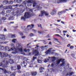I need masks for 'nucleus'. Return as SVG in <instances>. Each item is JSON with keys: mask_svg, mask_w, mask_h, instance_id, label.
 Returning a JSON list of instances; mask_svg holds the SVG:
<instances>
[{"mask_svg": "<svg viewBox=\"0 0 76 76\" xmlns=\"http://www.w3.org/2000/svg\"><path fill=\"white\" fill-rule=\"evenodd\" d=\"M36 1H33V0H28L27 1V2L28 3H33V7L36 6L37 9H42V7H39V5H37V3Z\"/></svg>", "mask_w": 76, "mask_h": 76, "instance_id": "nucleus-1", "label": "nucleus"}, {"mask_svg": "<svg viewBox=\"0 0 76 76\" xmlns=\"http://www.w3.org/2000/svg\"><path fill=\"white\" fill-rule=\"evenodd\" d=\"M32 15H33V14L31 13L30 12H25L24 15V17H21V19L25 21L26 18H29L30 16H32Z\"/></svg>", "mask_w": 76, "mask_h": 76, "instance_id": "nucleus-2", "label": "nucleus"}, {"mask_svg": "<svg viewBox=\"0 0 76 76\" xmlns=\"http://www.w3.org/2000/svg\"><path fill=\"white\" fill-rule=\"evenodd\" d=\"M44 14L45 15V16H48L49 15V14L48 13L47 11H45L44 10L41 11L40 14H39V16L42 17L44 15Z\"/></svg>", "mask_w": 76, "mask_h": 76, "instance_id": "nucleus-3", "label": "nucleus"}, {"mask_svg": "<svg viewBox=\"0 0 76 76\" xmlns=\"http://www.w3.org/2000/svg\"><path fill=\"white\" fill-rule=\"evenodd\" d=\"M4 63H5V64L3 66V68H7L8 67V66H7V64H9V61H5L4 60L3 61Z\"/></svg>", "mask_w": 76, "mask_h": 76, "instance_id": "nucleus-4", "label": "nucleus"}, {"mask_svg": "<svg viewBox=\"0 0 76 76\" xmlns=\"http://www.w3.org/2000/svg\"><path fill=\"white\" fill-rule=\"evenodd\" d=\"M0 37H0V41H4L6 40V38L4 37V35L3 34H0Z\"/></svg>", "mask_w": 76, "mask_h": 76, "instance_id": "nucleus-5", "label": "nucleus"}, {"mask_svg": "<svg viewBox=\"0 0 76 76\" xmlns=\"http://www.w3.org/2000/svg\"><path fill=\"white\" fill-rule=\"evenodd\" d=\"M52 12H51L50 13V15H54L56 14L57 10L56 9L52 10Z\"/></svg>", "mask_w": 76, "mask_h": 76, "instance_id": "nucleus-6", "label": "nucleus"}, {"mask_svg": "<svg viewBox=\"0 0 76 76\" xmlns=\"http://www.w3.org/2000/svg\"><path fill=\"white\" fill-rule=\"evenodd\" d=\"M33 54H35L34 55V56H38L39 55V52L37 50L33 51Z\"/></svg>", "mask_w": 76, "mask_h": 76, "instance_id": "nucleus-7", "label": "nucleus"}, {"mask_svg": "<svg viewBox=\"0 0 76 76\" xmlns=\"http://www.w3.org/2000/svg\"><path fill=\"white\" fill-rule=\"evenodd\" d=\"M17 69L16 66H11V70H16Z\"/></svg>", "mask_w": 76, "mask_h": 76, "instance_id": "nucleus-8", "label": "nucleus"}, {"mask_svg": "<svg viewBox=\"0 0 76 76\" xmlns=\"http://www.w3.org/2000/svg\"><path fill=\"white\" fill-rule=\"evenodd\" d=\"M31 74L32 76H36L37 75V72L36 71H33L31 72Z\"/></svg>", "mask_w": 76, "mask_h": 76, "instance_id": "nucleus-9", "label": "nucleus"}, {"mask_svg": "<svg viewBox=\"0 0 76 76\" xmlns=\"http://www.w3.org/2000/svg\"><path fill=\"white\" fill-rule=\"evenodd\" d=\"M62 60V59H60L59 60H57L56 61V64H57V65H58L60 63V62L61 61V60Z\"/></svg>", "mask_w": 76, "mask_h": 76, "instance_id": "nucleus-10", "label": "nucleus"}, {"mask_svg": "<svg viewBox=\"0 0 76 76\" xmlns=\"http://www.w3.org/2000/svg\"><path fill=\"white\" fill-rule=\"evenodd\" d=\"M5 9H12V6H7L6 8Z\"/></svg>", "mask_w": 76, "mask_h": 76, "instance_id": "nucleus-11", "label": "nucleus"}, {"mask_svg": "<svg viewBox=\"0 0 76 76\" xmlns=\"http://www.w3.org/2000/svg\"><path fill=\"white\" fill-rule=\"evenodd\" d=\"M44 68L43 67H41L39 68V70H40L39 72L40 73H42V72H43V71L42 70H44Z\"/></svg>", "mask_w": 76, "mask_h": 76, "instance_id": "nucleus-12", "label": "nucleus"}, {"mask_svg": "<svg viewBox=\"0 0 76 76\" xmlns=\"http://www.w3.org/2000/svg\"><path fill=\"white\" fill-rule=\"evenodd\" d=\"M9 61L10 64H13L14 63V61L12 59H10L9 60Z\"/></svg>", "mask_w": 76, "mask_h": 76, "instance_id": "nucleus-13", "label": "nucleus"}, {"mask_svg": "<svg viewBox=\"0 0 76 76\" xmlns=\"http://www.w3.org/2000/svg\"><path fill=\"white\" fill-rule=\"evenodd\" d=\"M9 56V54H6V53H4L3 56H2V58H3V57H7V56Z\"/></svg>", "mask_w": 76, "mask_h": 76, "instance_id": "nucleus-14", "label": "nucleus"}, {"mask_svg": "<svg viewBox=\"0 0 76 76\" xmlns=\"http://www.w3.org/2000/svg\"><path fill=\"white\" fill-rule=\"evenodd\" d=\"M8 19L9 20H13L14 19V17L13 16L10 17L8 18Z\"/></svg>", "mask_w": 76, "mask_h": 76, "instance_id": "nucleus-15", "label": "nucleus"}, {"mask_svg": "<svg viewBox=\"0 0 76 76\" xmlns=\"http://www.w3.org/2000/svg\"><path fill=\"white\" fill-rule=\"evenodd\" d=\"M8 3V1H6L5 0L3 1V4L4 5H5L6 4H7V3Z\"/></svg>", "mask_w": 76, "mask_h": 76, "instance_id": "nucleus-16", "label": "nucleus"}, {"mask_svg": "<svg viewBox=\"0 0 76 76\" xmlns=\"http://www.w3.org/2000/svg\"><path fill=\"white\" fill-rule=\"evenodd\" d=\"M28 27H32V28H34V25L32 24L31 25H30L27 26V28H28Z\"/></svg>", "mask_w": 76, "mask_h": 76, "instance_id": "nucleus-17", "label": "nucleus"}, {"mask_svg": "<svg viewBox=\"0 0 76 76\" xmlns=\"http://www.w3.org/2000/svg\"><path fill=\"white\" fill-rule=\"evenodd\" d=\"M17 67L18 70H20L21 69V66H20V65H17Z\"/></svg>", "mask_w": 76, "mask_h": 76, "instance_id": "nucleus-18", "label": "nucleus"}, {"mask_svg": "<svg viewBox=\"0 0 76 76\" xmlns=\"http://www.w3.org/2000/svg\"><path fill=\"white\" fill-rule=\"evenodd\" d=\"M51 52V50L50 49L48 50L47 51L45 52V53L46 54H49V53H50Z\"/></svg>", "mask_w": 76, "mask_h": 76, "instance_id": "nucleus-19", "label": "nucleus"}, {"mask_svg": "<svg viewBox=\"0 0 76 76\" xmlns=\"http://www.w3.org/2000/svg\"><path fill=\"white\" fill-rule=\"evenodd\" d=\"M4 49V47L3 46H0V50H3Z\"/></svg>", "mask_w": 76, "mask_h": 76, "instance_id": "nucleus-20", "label": "nucleus"}, {"mask_svg": "<svg viewBox=\"0 0 76 76\" xmlns=\"http://www.w3.org/2000/svg\"><path fill=\"white\" fill-rule=\"evenodd\" d=\"M56 58H57V57H56L54 56L52 57V59H53L52 60V61H55V60H56Z\"/></svg>", "mask_w": 76, "mask_h": 76, "instance_id": "nucleus-21", "label": "nucleus"}, {"mask_svg": "<svg viewBox=\"0 0 76 76\" xmlns=\"http://www.w3.org/2000/svg\"><path fill=\"white\" fill-rule=\"evenodd\" d=\"M3 71L4 74H6V73H7V70L5 69H3Z\"/></svg>", "mask_w": 76, "mask_h": 76, "instance_id": "nucleus-22", "label": "nucleus"}, {"mask_svg": "<svg viewBox=\"0 0 76 76\" xmlns=\"http://www.w3.org/2000/svg\"><path fill=\"white\" fill-rule=\"evenodd\" d=\"M18 49L19 51H20L21 52H22V51H23V49H22V48H18Z\"/></svg>", "mask_w": 76, "mask_h": 76, "instance_id": "nucleus-23", "label": "nucleus"}, {"mask_svg": "<svg viewBox=\"0 0 76 76\" xmlns=\"http://www.w3.org/2000/svg\"><path fill=\"white\" fill-rule=\"evenodd\" d=\"M17 41V40L16 39H14L12 40V42H13L14 43H15Z\"/></svg>", "mask_w": 76, "mask_h": 76, "instance_id": "nucleus-24", "label": "nucleus"}, {"mask_svg": "<svg viewBox=\"0 0 76 76\" xmlns=\"http://www.w3.org/2000/svg\"><path fill=\"white\" fill-rule=\"evenodd\" d=\"M18 33L21 36H22L23 35V32L21 31H19L18 32Z\"/></svg>", "mask_w": 76, "mask_h": 76, "instance_id": "nucleus-25", "label": "nucleus"}, {"mask_svg": "<svg viewBox=\"0 0 76 76\" xmlns=\"http://www.w3.org/2000/svg\"><path fill=\"white\" fill-rule=\"evenodd\" d=\"M3 58V56H2V53L0 52V60Z\"/></svg>", "mask_w": 76, "mask_h": 76, "instance_id": "nucleus-26", "label": "nucleus"}, {"mask_svg": "<svg viewBox=\"0 0 76 76\" xmlns=\"http://www.w3.org/2000/svg\"><path fill=\"white\" fill-rule=\"evenodd\" d=\"M62 14H63V13L61 11L60 12H59L58 13V15L59 16H60V15H62Z\"/></svg>", "mask_w": 76, "mask_h": 76, "instance_id": "nucleus-27", "label": "nucleus"}, {"mask_svg": "<svg viewBox=\"0 0 76 76\" xmlns=\"http://www.w3.org/2000/svg\"><path fill=\"white\" fill-rule=\"evenodd\" d=\"M37 61L39 63H42V61L39 59H37Z\"/></svg>", "mask_w": 76, "mask_h": 76, "instance_id": "nucleus-28", "label": "nucleus"}, {"mask_svg": "<svg viewBox=\"0 0 76 76\" xmlns=\"http://www.w3.org/2000/svg\"><path fill=\"white\" fill-rule=\"evenodd\" d=\"M15 37H16V36H15V34H13L11 35V37L12 38H15Z\"/></svg>", "mask_w": 76, "mask_h": 76, "instance_id": "nucleus-29", "label": "nucleus"}, {"mask_svg": "<svg viewBox=\"0 0 76 76\" xmlns=\"http://www.w3.org/2000/svg\"><path fill=\"white\" fill-rule=\"evenodd\" d=\"M1 14H2L3 16H4V15H6V14L4 13V11H3L1 12Z\"/></svg>", "mask_w": 76, "mask_h": 76, "instance_id": "nucleus-30", "label": "nucleus"}, {"mask_svg": "<svg viewBox=\"0 0 76 76\" xmlns=\"http://www.w3.org/2000/svg\"><path fill=\"white\" fill-rule=\"evenodd\" d=\"M38 33L40 34H44V32L42 31H38Z\"/></svg>", "mask_w": 76, "mask_h": 76, "instance_id": "nucleus-31", "label": "nucleus"}, {"mask_svg": "<svg viewBox=\"0 0 76 76\" xmlns=\"http://www.w3.org/2000/svg\"><path fill=\"white\" fill-rule=\"evenodd\" d=\"M22 0H16V2L18 3H20Z\"/></svg>", "mask_w": 76, "mask_h": 76, "instance_id": "nucleus-32", "label": "nucleus"}, {"mask_svg": "<svg viewBox=\"0 0 76 76\" xmlns=\"http://www.w3.org/2000/svg\"><path fill=\"white\" fill-rule=\"evenodd\" d=\"M29 36L30 37H34V34L33 33H31L30 34H29Z\"/></svg>", "mask_w": 76, "mask_h": 76, "instance_id": "nucleus-33", "label": "nucleus"}, {"mask_svg": "<svg viewBox=\"0 0 76 76\" xmlns=\"http://www.w3.org/2000/svg\"><path fill=\"white\" fill-rule=\"evenodd\" d=\"M9 48L8 47H5V50H9Z\"/></svg>", "mask_w": 76, "mask_h": 76, "instance_id": "nucleus-34", "label": "nucleus"}, {"mask_svg": "<svg viewBox=\"0 0 76 76\" xmlns=\"http://www.w3.org/2000/svg\"><path fill=\"white\" fill-rule=\"evenodd\" d=\"M9 4H13V1H10L9 2Z\"/></svg>", "mask_w": 76, "mask_h": 76, "instance_id": "nucleus-35", "label": "nucleus"}, {"mask_svg": "<svg viewBox=\"0 0 76 76\" xmlns=\"http://www.w3.org/2000/svg\"><path fill=\"white\" fill-rule=\"evenodd\" d=\"M37 26L39 27L40 26L41 29L42 28V26H41V24H38Z\"/></svg>", "mask_w": 76, "mask_h": 76, "instance_id": "nucleus-36", "label": "nucleus"}, {"mask_svg": "<svg viewBox=\"0 0 76 76\" xmlns=\"http://www.w3.org/2000/svg\"><path fill=\"white\" fill-rule=\"evenodd\" d=\"M65 64V62H63L61 64H60L61 66H64V64Z\"/></svg>", "mask_w": 76, "mask_h": 76, "instance_id": "nucleus-37", "label": "nucleus"}, {"mask_svg": "<svg viewBox=\"0 0 76 76\" xmlns=\"http://www.w3.org/2000/svg\"><path fill=\"white\" fill-rule=\"evenodd\" d=\"M36 58H37V57H34L33 56V60H35V59H36Z\"/></svg>", "mask_w": 76, "mask_h": 76, "instance_id": "nucleus-38", "label": "nucleus"}, {"mask_svg": "<svg viewBox=\"0 0 76 76\" xmlns=\"http://www.w3.org/2000/svg\"><path fill=\"white\" fill-rule=\"evenodd\" d=\"M23 51H24V52H25V53H27V50L26 48H25L23 49Z\"/></svg>", "mask_w": 76, "mask_h": 76, "instance_id": "nucleus-39", "label": "nucleus"}, {"mask_svg": "<svg viewBox=\"0 0 76 76\" xmlns=\"http://www.w3.org/2000/svg\"><path fill=\"white\" fill-rule=\"evenodd\" d=\"M32 6V4H27V6L28 7H29V6Z\"/></svg>", "mask_w": 76, "mask_h": 76, "instance_id": "nucleus-40", "label": "nucleus"}, {"mask_svg": "<svg viewBox=\"0 0 76 76\" xmlns=\"http://www.w3.org/2000/svg\"><path fill=\"white\" fill-rule=\"evenodd\" d=\"M2 19L3 20H6V18L5 17H3L2 18Z\"/></svg>", "mask_w": 76, "mask_h": 76, "instance_id": "nucleus-41", "label": "nucleus"}, {"mask_svg": "<svg viewBox=\"0 0 76 76\" xmlns=\"http://www.w3.org/2000/svg\"><path fill=\"white\" fill-rule=\"evenodd\" d=\"M6 12H7V13H10V10H7Z\"/></svg>", "mask_w": 76, "mask_h": 76, "instance_id": "nucleus-42", "label": "nucleus"}, {"mask_svg": "<svg viewBox=\"0 0 76 76\" xmlns=\"http://www.w3.org/2000/svg\"><path fill=\"white\" fill-rule=\"evenodd\" d=\"M65 59H62L61 60V62H62V63H64V60Z\"/></svg>", "mask_w": 76, "mask_h": 76, "instance_id": "nucleus-43", "label": "nucleus"}, {"mask_svg": "<svg viewBox=\"0 0 76 76\" xmlns=\"http://www.w3.org/2000/svg\"><path fill=\"white\" fill-rule=\"evenodd\" d=\"M73 48H74V46H71L70 47V49H73Z\"/></svg>", "mask_w": 76, "mask_h": 76, "instance_id": "nucleus-44", "label": "nucleus"}, {"mask_svg": "<svg viewBox=\"0 0 76 76\" xmlns=\"http://www.w3.org/2000/svg\"><path fill=\"white\" fill-rule=\"evenodd\" d=\"M62 13H66V10H63V11H61Z\"/></svg>", "mask_w": 76, "mask_h": 76, "instance_id": "nucleus-45", "label": "nucleus"}, {"mask_svg": "<svg viewBox=\"0 0 76 76\" xmlns=\"http://www.w3.org/2000/svg\"><path fill=\"white\" fill-rule=\"evenodd\" d=\"M11 73H12V72H11L10 71H7V73H8V74H11Z\"/></svg>", "mask_w": 76, "mask_h": 76, "instance_id": "nucleus-46", "label": "nucleus"}, {"mask_svg": "<svg viewBox=\"0 0 76 76\" xmlns=\"http://www.w3.org/2000/svg\"><path fill=\"white\" fill-rule=\"evenodd\" d=\"M15 13H16V14H18V13H19V10H17Z\"/></svg>", "mask_w": 76, "mask_h": 76, "instance_id": "nucleus-47", "label": "nucleus"}, {"mask_svg": "<svg viewBox=\"0 0 76 76\" xmlns=\"http://www.w3.org/2000/svg\"><path fill=\"white\" fill-rule=\"evenodd\" d=\"M26 37V36H23L21 37V38L22 39H23V38H25V37Z\"/></svg>", "mask_w": 76, "mask_h": 76, "instance_id": "nucleus-48", "label": "nucleus"}, {"mask_svg": "<svg viewBox=\"0 0 76 76\" xmlns=\"http://www.w3.org/2000/svg\"><path fill=\"white\" fill-rule=\"evenodd\" d=\"M71 45H70V44H68L67 46V47H70V46Z\"/></svg>", "mask_w": 76, "mask_h": 76, "instance_id": "nucleus-49", "label": "nucleus"}, {"mask_svg": "<svg viewBox=\"0 0 76 76\" xmlns=\"http://www.w3.org/2000/svg\"><path fill=\"white\" fill-rule=\"evenodd\" d=\"M48 61L46 59H45L44 61V62H45V63H47V62H48Z\"/></svg>", "mask_w": 76, "mask_h": 76, "instance_id": "nucleus-50", "label": "nucleus"}, {"mask_svg": "<svg viewBox=\"0 0 76 76\" xmlns=\"http://www.w3.org/2000/svg\"><path fill=\"white\" fill-rule=\"evenodd\" d=\"M3 64L1 63H0V67H1V66H2V67H3Z\"/></svg>", "mask_w": 76, "mask_h": 76, "instance_id": "nucleus-51", "label": "nucleus"}, {"mask_svg": "<svg viewBox=\"0 0 76 76\" xmlns=\"http://www.w3.org/2000/svg\"><path fill=\"white\" fill-rule=\"evenodd\" d=\"M24 32L25 33H27V32H26V29H25L24 31Z\"/></svg>", "mask_w": 76, "mask_h": 76, "instance_id": "nucleus-52", "label": "nucleus"}, {"mask_svg": "<svg viewBox=\"0 0 76 76\" xmlns=\"http://www.w3.org/2000/svg\"><path fill=\"white\" fill-rule=\"evenodd\" d=\"M66 0H60V1H61V2H63L64 1H65Z\"/></svg>", "mask_w": 76, "mask_h": 76, "instance_id": "nucleus-53", "label": "nucleus"}, {"mask_svg": "<svg viewBox=\"0 0 76 76\" xmlns=\"http://www.w3.org/2000/svg\"><path fill=\"white\" fill-rule=\"evenodd\" d=\"M4 31L5 32H6V31H7V29H6V28H4Z\"/></svg>", "mask_w": 76, "mask_h": 76, "instance_id": "nucleus-54", "label": "nucleus"}, {"mask_svg": "<svg viewBox=\"0 0 76 76\" xmlns=\"http://www.w3.org/2000/svg\"><path fill=\"white\" fill-rule=\"evenodd\" d=\"M18 73H21V71L20 70L18 71Z\"/></svg>", "mask_w": 76, "mask_h": 76, "instance_id": "nucleus-55", "label": "nucleus"}, {"mask_svg": "<svg viewBox=\"0 0 76 76\" xmlns=\"http://www.w3.org/2000/svg\"><path fill=\"white\" fill-rule=\"evenodd\" d=\"M63 32L64 33L65 32V33H66V32H67V31H63Z\"/></svg>", "mask_w": 76, "mask_h": 76, "instance_id": "nucleus-56", "label": "nucleus"}, {"mask_svg": "<svg viewBox=\"0 0 76 76\" xmlns=\"http://www.w3.org/2000/svg\"><path fill=\"white\" fill-rule=\"evenodd\" d=\"M12 53L13 54H16V53H17V52L16 51H15V52H12Z\"/></svg>", "mask_w": 76, "mask_h": 76, "instance_id": "nucleus-57", "label": "nucleus"}, {"mask_svg": "<svg viewBox=\"0 0 76 76\" xmlns=\"http://www.w3.org/2000/svg\"><path fill=\"white\" fill-rule=\"evenodd\" d=\"M30 51V50L29 49H28L27 50V52H29V51Z\"/></svg>", "mask_w": 76, "mask_h": 76, "instance_id": "nucleus-58", "label": "nucleus"}, {"mask_svg": "<svg viewBox=\"0 0 76 76\" xmlns=\"http://www.w3.org/2000/svg\"><path fill=\"white\" fill-rule=\"evenodd\" d=\"M10 24H12V23H14V22H10Z\"/></svg>", "mask_w": 76, "mask_h": 76, "instance_id": "nucleus-59", "label": "nucleus"}, {"mask_svg": "<svg viewBox=\"0 0 76 76\" xmlns=\"http://www.w3.org/2000/svg\"><path fill=\"white\" fill-rule=\"evenodd\" d=\"M29 11H30V12H31L32 13H33V10H30Z\"/></svg>", "mask_w": 76, "mask_h": 76, "instance_id": "nucleus-60", "label": "nucleus"}, {"mask_svg": "<svg viewBox=\"0 0 76 76\" xmlns=\"http://www.w3.org/2000/svg\"><path fill=\"white\" fill-rule=\"evenodd\" d=\"M23 4H24L25 5H26V3H25V1H24V2H23Z\"/></svg>", "mask_w": 76, "mask_h": 76, "instance_id": "nucleus-61", "label": "nucleus"}, {"mask_svg": "<svg viewBox=\"0 0 76 76\" xmlns=\"http://www.w3.org/2000/svg\"><path fill=\"white\" fill-rule=\"evenodd\" d=\"M51 67H54V64H51Z\"/></svg>", "mask_w": 76, "mask_h": 76, "instance_id": "nucleus-62", "label": "nucleus"}, {"mask_svg": "<svg viewBox=\"0 0 76 76\" xmlns=\"http://www.w3.org/2000/svg\"><path fill=\"white\" fill-rule=\"evenodd\" d=\"M51 42H49V43L48 44H49V45H51Z\"/></svg>", "mask_w": 76, "mask_h": 76, "instance_id": "nucleus-63", "label": "nucleus"}, {"mask_svg": "<svg viewBox=\"0 0 76 76\" xmlns=\"http://www.w3.org/2000/svg\"><path fill=\"white\" fill-rule=\"evenodd\" d=\"M72 31H73V32H76V30H75L74 29H73L72 30Z\"/></svg>", "mask_w": 76, "mask_h": 76, "instance_id": "nucleus-64", "label": "nucleus"}]
</instances>
